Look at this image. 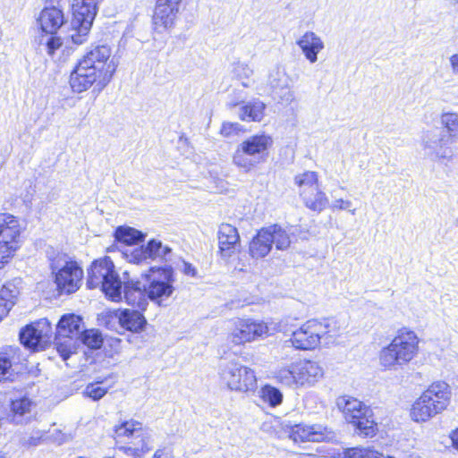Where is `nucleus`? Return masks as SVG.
<instances>
[{"instance_id": "nucleus-16", "label": "nucleus", "mask_w": 458, "mask_h": 458, "mask_svg": "<svg viewBox=\"0 0 458 458\" xmlns=\"http://www.w3.org/2000/svg\"><path fill=\"white\" fill-rule=\"evenodd\" d=\"M52 339V327L47 318L27 326L20 333L21 343L32 350L45 349Z\"/></svg>"}, {"instance_id": "nucleus-14", "label": "nucleus", "mask_w": 458, "mask_h": 458, "mask_svg": "<svg viewBox=\"0 0 458 458\" xmlns=\"http://www.w3.org/2000/svg\"><path fill=\"white\" fill-rule=\"evenodd\" d=\"M173 276L171 267L153 269L148 276V285L146 286L148 300L161 305L164 300L169 298L174 292Z\"/></svg>"}, {"instance_id": "nucleus-41", "label": "nucleus", "mask_w": 458, "mask_h": 458, "mask_svg": "<svg viewBox=\"0 0 458 458\" xmlns=\"http://www.w3.org/2000/svg\"><path fill=\"white\" fill-rule=\"evenodd\" d=\"M329 208L335 212V211H347L351 215L354 216L356 215L357 208H353V203L350 199H344L342 198L339 199H334L332 202L327 206Z\"/></svg>"}, {"instance_id": "nucleus-32", "label": "nucleus", "mask_w": 458, "mask_h": 458, "mask_svg": "<svg viewBox=\"0 0 458 458\" xmlns=\"http://www.w3.org/2000/svg\"><path fill=\"white\" fill-rule=\"evenodd\" d=\"M293 184L297 187L299 197H301L319 186L318 174L314 171L299 173L293 177Z\"/></svg>"}, {"instance_id": "nucleus-38", "label": "nucleus", "mask_w": 458, "mask_h": 458, "mask_svg": "<svg viewBox=\"0 0 458 458\" xmlns=\"http://www.w3.org/2000/svg\"><path fill=\"white\" fill-rule=\"evenodd\" d=\"M441 123L446 129V135L450 140H458V114L446 112L441 115Z\"/></svg>"}, {"instance_id": "nucleus-3", "label": "nucleus", "mask_w": 458, "mask_h": 458, "mask_svg": "<svg viewBox=\"0 0 458 458\" xmlns=\"http://www.w3.org/2000/svg\"><path fill=\"white\" fill-rule=\"evenodd\" d=\"M323 375L324 369L317 361L301 360L276 369L273 378L283 386L298 388L314 386Z\"/></svg>"}, {"instance_id": "nucleus-52", "label": "nucleus", "mask_w": 458, "mask_h": 458, "mask_svg": "<svg viewBox=\"0 0 458 458\" xmlns=\"http://www.w3.org/2000/svg\"><path fill=\"white\" fill-rule=\"evenodd\" d=\"M0 458H8L7 454L0 451Z\"/></svg>"}, {"instance_id": "nucleus-47", "label": "nucleus", "mask_w": 458, "mask_h": 458, "mask_svg": "<svg viewBox=\"0 0 458 458\" xmlns=\"http://www.w3.org/2000/svg\"><path fill=\"white\" fill-rule=\"evenodd\" d=\"M45 431L43 430H34L32 432V436L27 440L26 444L29 445H37L39 443V440L44 437Z\"/></svg>"}, {"instance_id": "nucleus-24", "label": "nucleus", "mask_w": 458, "mask_h": 458, "mask_svg": "<svg viewBox=\"0 0 458 458\" xmlns=\"http://www.w3.org/2000/svg\"><path fill=\"white\" fill-rule=\"evenodd\" d=\"M422 394L440 412L445 410L450 403V386L444 381L432 383Z\"/></svg>"}, {"instance_id": "nucleus-34", "label": "nucleus", "mask_w": 458, "mask_h": 458, "mask_svg": "<svg viewBox=\"0 0 458 458\" xmlns=\"http://www.w3.org/2000/svg\"><path fill=\"white\" fill-rule=\"evenodd\" d=\"M259 396L264 403L272 408L279 406L284 399L281 390L269 384H266L260 388Z\"/></svg>"}, {"instance_id": "nucleus-23", "label": "nucleus", "mask_w": 458, "mask_h": 458, "mask_svg": "<svg viewBox=\"0 0 458 458\" xmlns=\"http://www.w3.org/2000/svg\"><path fill=\"white\" fill-rule=\"evenodd\" d=\"M286 433L288 434L289 438H291L294 443H302L306 441L310 442H320L322 441L325 435V428L321 425H305V424H296L293 426H286Z\"/></svg>"}, {"instance_id": "nucleus-13", "label": "nucleus", "mask_w": 458, "mask_h": 458, "mask_svg": "<svg viewBox=\"0 0 458 458\" xmlns=\"http://www.w3.org/2000/svg\"><path fill=\"white\" fill-rule=\"evenodd\" d=\"M57 288L65 293H75L81 285L83 270L77 261L65 256L55 259L51 265Z\"/></svg>"}, {"instance_id": "nucleus-36", "label": "nucleus", "mask_w": 458, "mask_h": 458, "mask_svg": "<svg viewBox=\"0 0 458 458\" xmlns=\"http://www.w3.org/2000/svg\"><path fill=\"white\" fill-rule=\"evenodd\" d=\"M148 259L167 260L172 250L158 240H150L145 246Z\"/></svg>"}, {"instance_id": "nucleus-48", "label": "nucleus", "mask_w": 458, "mask_h": 458, "mask_svg": "<svg viewBox=\"0 0 458 458\" xmlns=\"http://www.w3.org/2000/svg\"><path fill=\"white\" fill-rule=\"evenodd\" d=\"M153 458H174V457L173 452L170 448L164 447V448L157 449L155 452Z\"/></svg>"}, {"instance_id": "nucleus-18", "label": "nucleus", "mask_w": 458, "mask_h": 458, "mask_svg": "<svg viewBox=\"0 0 458 458\" xmlns=\"http://www.w3.org/2000/svg\"><path fill=\"white\" fill-rule=\"evenodd\" d=\"M267 82L273 98L280 103L288 105L294 100V92L291 89L293 81L283 65L278 64L269 70Z\"/></svg>"}, {"instance_id": "nucleus-40", "label": "nucleus", "mask_w": 458, "mask_h": 458, "mask_svg": "<svg viewBox=\"0 0 458 458\" xmlns=\"http://www.w3.org/2000/svg\"><path fill=\"white\" fill-rule=\"evenodd\" d=\"M85 345L91 349H99L103 344L101 334L95 329L81 330L80 340Z\"/></svg>"}, {"instance_id": "nucleus-45", "label": "nucleus", "mask_w": 458, "mask_h": 458, "mask_svg": "<svg viewBox=\"0 0 458 458\" xmlns=\"http://www.w3.org/2000/svg\"><path fill=\"white\" fill-rule=\"evenodd\" d=\"M240 130V124L237 123H224L220 129V133L225 137H230L236 134Z\"/></svg>"}, {"instance_id": "nucleus-42", "label": "nucleus", "mask_w": 458, "mask_h": 458, "mask_svg": "<svg viewBox=\"0 0 458 458\" xmlns=\"http://www.w3.org/2000/svg\"><path fill=\"white\" fill-rule=\"evenodd\" d=\"M40 45L45 47L49 55H54L55 51L62 46V41L59 37L47 34L40 39Z\"/></svg>"}, {"instance_id": "nucleus-51", "label": "nucleus", "mask_w": 458, "mask_h": 458, "mask_svg": "<svg viewBox=\"0 0 458 458\" xmlns=\"http://www.w3.org/2000/svg\"><path fill=\"white\" fill-rule=\"evenodd\" d=\"M450 437L454 447L458 450V428L452 432Z\"/></svg>"}, {"instance_id": "nucleus-27", "label": "nucleus", "mask_w": 458, "mask_h": 458, "mask_svg": "<svg viewBox=\"0 0 458 458\" xmlns=\"http://www.w3.org/2000/svg\"><path fill=\"white\" fill-rule=\"evenodd\" d=\"M38 21L43 32L55 35L64 23V15L59 7H46L41 11Z\"/></svg>"}, {"instance_id": "nucleus-26", "label": "nucleus", "mask_w": 458, "mask_h": 458, "mask_svg": "<svg viewBox=\"0 0 458 458\" xmlns=\"http://www.w3.org/2000/svg\"><path fill=\"white\" fill-rule=\"evenodd\" d=\"M35 403L28 397H21L12 401L10 414L7 420L14 424H26L34 416Z\"/></svg>"}, {"instance_id": "nucleus-31", "label": "nucleus", "mask_w": 458, "mask_h": 458, "mask_svg": "<svg viewBox=\"0 0 458 458\" xmlns=\"http://www.w3.org/2000/svg\"><path fill=\"white\" fill-rule=\"evenodd\" d=\"M300 199L307 208L317 213L322 212L329 205L328 198L320 189V185L316 190L303 194Z\"/></svg>"}, {"instance_id": "nucleus-25", "label": "nucleus", "mask_w": 458, "mask_h": 458, "mask_svg": "<svg viewBox=\"0 0 458 458\" xmlns=\"http://www.w3.org/2000/svg\"><path fill=\"white\" fill-rule=\"evenodd\" d=\"M305 58L310 63L318 61V55L325 48L322 38L315 32L308 30L296 41Z\"/></svg>"}, {"instance_id": "nucleus-8", "label": "nucleus", "mask_w": 458, "mask_h": 458, "mask_svg": "<svg viewBox=\"0 0 458 458\" xmlns=\"http://www.w3.org/2000/svg\"><path fill=\"white\" fill-rule=\"evenodd\" d=\"M83 325L81 317L74 314L62 316L55 328V345L57 352L66 360L76 352Z\"/></svg>"}, {"instance_id": "nucleus-12", "label": "nucleus", "mask_w": 458, "mask_h": 458, "mask_svg": "<svg viewBox=\"0 0 458 458\" xmlns=\"http://www.w3.org/2000/svg\"><path fill=\"white\" fill-rule=\"evenodd\" d=\"M97 10V0H72L73 33L71 35V39L75 45H81L87 41Z\"/></svg>"}, {"instance_id": "nucleus-7", "label": "nucleus", "mask_w": 458, "mask_h": 458, "mask_svg": "<svg viewBox=\"0 0 458 458\" xmlns=\"http://www.w3.org/2000/svg\"><path fill=\"white\" fill-rule=\"evenodd\" d=\"M337 405L343 410L345 420L354 427L355 433L365 437H374L378 428L372 410L355 398H342Z\"/></svg>"}, {"instance_id": "nucleus-5", "label": "nucleus", "mask_w": 458, "mask_h": 458, "mask_svg": "<svg viewBox=\"0 0 458 458\" xmlns=\"http://www.w3.org/2000/svg\"><path fill=\"white\" fill-rule=\"evenodd\" d=\"M339 333L337 322L334 319H310L293 332L290 343L297 350L316 349L322 339H332Z\"/></svg>"}, {"instance_id": "nucleus-35", "label": "nucleus", "mask_w": 458, "mask_h": 458, "mask_svg": "<svg viewBox=\"0 0 458 458\" xmlns=\"http://www.w3.org/2000/svg\"><path fill=\"white\" fill-rule=\"evenodd\" d=\"M114 236L118 242L128 245L137 244L138 242H142L145 237L141 232L134 228L123 226L116 229Z\"/></svg>"}, {"instance_id": "nucleus-4", "label": "nucleus", "mask_w": 458, "mask_h": 458, "mask_svg": "<svg viewBox=\"0 0 458 458\" xmlns=\"http://www.w3.org/2000/svg\"><path fill=\"white\" fill-rule=\"evenodd\" d=\"M87 287L100 288L112 301H122L123 282L110 257L94 260L88 269Z\"/></svg>"}, {"instance_id": "nucleus-2", "label": "nucleus", "mask_w": 458, "mask_h": 458, "mask_svg": "<svg viewBox=\"0 0 458 458\" xmlns=\"http://www.w3.org/2000/svg\"><path fill=\"white\" fill-rule=\"evenodd\" d=\"M419 342V337L412 330H398L391 343L380 351V365L395 370L408 364L418 354Z\"/></svg>"}, {"instance_id": "nucleus-17", "label": "nucleus", "mask_w": 458, "mask_h": 458, "mask_svg": "<svg viewBox=\"0 0 458 458\" xmlns=\"http://www.w3.org/2000/svg\"><path fill=\"white\" fill-rule=\"evenodd\" d=\"M449 140L444 130L433 128L423 133L421 146L425 155L432 160L447 159L452 156V150L447 147Z\"/></svg>"}, {"instance_id": "nucleus-30", "label": "nucleus", "mask_w": 458, "mask_h": 458, "mask_svg": "<svg viewBox=\"0 0 458 458\" xmlns=\"http://www.w3.org/2000/svg\"><path fill=\"white\" fill-rule=\"evenodd\" d=\"M440 413L423 394H421L412 404L411 417L416 422H425L430 418Z\"/></svg>"}, {"instance_id": "nucleus-37", "label": "nucleus", "mask_w": 458, "mask_h": 458, "mask_svg": "<svg viewBox=\"0 0 458 458\" xmlns=\"http://www.w3.org/2000/svg\"><path fill=\"white\" fill-rule=\"evenodd\" d=\"M21 283V279L19 277L6 282L0 290V298L4 301H11L12 306H13L18 295L20 294Z\"/></svg>"}, {"instance_id": "nucleus-49", "label": "nucleus", "mask_w": 458, "mask_h": 458, "mask_svg": "<svg viewBox=\"0 0 458 458\" xmlns=\"http://www.w3.org/2000/svg\"><path fill=\"white\" fill-rule=\"evenodd\" d=\"M182 266H183L182 271L185 275L191 276L192 277L196 276L197 270L191 264L183 261Z\"/></svg>"}, {"instance_id": "nucleus-15", "label": "nucleus", "mask_w": 458, "mask_h": 458, "mask_svg": "<svg viewBox=\"0 0 458 458\" xmlns=\"http://www.w3.org/2000/svg\"><path fill=\"white\" fill-rule=\"evenodd\" d=\"M268 335V327L262 321L238 319L227 335L228 343L243 345Z\"/></svg>"}, {"instance_id": "nucleus-33", "label": "nucleus", "mask_w": 458, "mask_h": 458, "mask_svg": "<svg viewBox=\"0 0 458 458\" xmlns=\"http://www.w3.org/2000/svg\"><path fill=\"white\" fill-rule=\"evenodd\" d=\"M266 106L260 100L248 102L239 111V117L244 122H259L264 116Z\"/></svg>"}, {"instance_id": "nucleus-21", "label": "nucleus", "mask_w": 458, "mask_h": 458, "mask_svg": "<svg viewBox=\"0 0 458 458\" xmlns=\"http://www.w3.org/2000/svg\"><path fill=\"white\" fill-rule=\"evenodd\" d=\"M25 360L20 347L7 346L0 352V382L13 380L19 373L21 362Z\"/></svg>"}, {"instance_id": "nucleus-22", "label": "nucleus", "mask_w": 458, "mask_h": 458, "mask_svg": "<svg viewBox=\"0 0 458 458\" xmlns=\"http://www.w3.org/2000/svg\"><path fill=\"white\" fill-rule=\"evenodd\" d=\"M219 252L223 259H228L236 251L240 245V235L236 227L230 224H221L218 232Z\"/></svg>"}, {"instance_id": "nucleus-29", "label": "nucleus", "mask_w": 458, "mask_h": 458, "mask_svg": "<svg viewBox=\"0 0 458 458\" xmlns=\"http://www.w3.org/2000/svg\"><path fill=\"white\" fill-rule=\"evenodd\" d=\"M114 316L121 327L131 332H141L147 324L145 317L138 310H118L115 311Z\"/></svg>"}, {"instance_id": "nucleus-28", "label": "nucleus", "mask_w": 458, "mask_h": 458, "mask_svg": "<svg viewBox=\"0 0 458 458\" xmlns=\"http://www.w3.org/2000/svg\"><path fill=\"white\" fill-rule=\"evenodd\" d=\"M123 292L122 291V300L133 307L144 310L148 304L146 285H141L139 281L124 282Z\"/></svg>"}, {"instance_id": "nucleus-20", "label": "nucleus", "mask_w": 458, "mask_h": 458, "mask_svg": "<svg viewBox=\"0 0 458 458\" xmlns=\"http://www.w3.org/2000/svg\"><path fill=\"white\" fill-rule=\"evenodd\" d=\"M182 0H157L153 15L154 28L162 32L174 26Z\"/></svg>"}, {"instance_id": "nucleus-46", "label": "nucleus", "mask_w": 458, "mask_h": 458, "mask_svg": "<svg viewBox=\"0 0 458 458\" xmlns=\"http://www.w3.org/2000/svg\"><path fill=\"white\" fill-rule=\"evenodd\" d=\"M12 308L13 306L11 301L8 302V301H4L0 298V322L8 315Z\"/></svg>"}, {"instance_id": "nucleus-44", "label": "nucleus", "mask_w": 458, "mask_h": 458, "mask_svg": "<svg viewBox=\"0 0 458 458\" xmlns=\"http://www.w3.org/2000/svg\"><path fill=\"white\" fill-rule=\"evenodd\" d=\"M107 393V389L100 386L98 383L89 384L86 386L83 394L94 401L101 399Z\"/></svg>"}, {"instance_id": "nucleus-1", "label": "nucleus", "mask_w": 458, "mask_h": 458, "mask_svg": "<svg viewBox=\"0 0 458 458\" xmlns=\"http://www.w3.org/2000/svg\"><path fill=\"white\" fill-rule=\"evenodd\" d=\"M112 50L106 45L91 47L79 60L70 75V85L73 92L81 93L94 84L104 89L111 81L116 64L110 60Z\"/></svg>"}, {"instance_id": "nucleus-39", "label": "nucleus", "mask_w": 458, "mask_h": 458, "mask_svg": "<svg viewBox=\"0 0 458 458\" xmlns=\"http://www.w3.org/2000/svg\"><path fill=\"white\" fill-rule=\"evenodd\" d=\"M253 69L247 64L235 63L233 65L232 73L234 78L242 81V85L245 88L251 86V76L253 75Z\"/></svg>"}, {"instance_id": "nucleus-43", "label": "nucleus", "mask_w": 458, "mask_h": 458, "mask_svg": "<svg viewBox=\"0 0 458 458\" xmlns=\"http://www.w3.org/2000/svg\"><path fill=\"white\" fill-rule=\"evenodd\" d=\"M127 259L131 263L140 264L148 259L145 246L137 247L131 250L130 253H125Z\"/></svg>"}, {"instance_id": "nucleus-6", "label": "nucleus", "mask_w": 458, "mask_h": 458, "mask_svg": "<svg viewBox=\"0 0 458 458\" xmlns=\"http://www.w3.org/2000/svg\"><path fill=\"white\" fill-rule=\"evenodd\" d=\"M272 144V138L265 133L250 136L237 146L233 155V164L244 173H249L266 162Z\"/></svg>"}, {"instance_id": "nucleus-9", "label": "nucleus", "mask_w": 458, "mask_h": 458, "mask_svg": "<svg viewBox=\"0 0 458 458\" xmlns=\"http://www.w3.org/2000/svg\"><path fill=\"white\" fill-rule=\"evenodd\" d=\"M291 243L289 233L278 225L263 227L258 231L249 244V253L253 259H262L268 255L273 244L277 250H286Z\"/></svg>"}, {"instance_id": "nucleus-19", "label": "nucleus", "mask_w": 458, "mask_h": 458, "mask_svg": "<svg viewBox=\"0 0 458 458\" xmlns=\"http://www.w3.org/2000/svg\"><path fill=\"white\" fill-rule=\"evenodd\" d=\"M114 433L117 438H132L131 443L135 449L142 453H147L153 448L151 433L143 429L139 421L133 420L124 421L115 428Z\"/></svg>"}, {"instance_id": "nucleus-11", "label": "nucleus", "mask_w": 458, "mask_h": 458, "mask_svg": "<svg viewBox=\"0 0 458 458\" xmlns=\"http://www.w3.org/2000/svg\"><path fill=\"white\" fill-rule=\"evenodd\" d=\"M21 226L17 217L10 214L0 216V269L14 257L21 245Z\"/></svg>"}, {"instance_id": "nucleus-50", "label": "nucleus", "mask_w": 458, "mask_h": 458, "mask_svg": "<svg viewBox=\"0 0 458 458\" xmlns=\"http://www.w3.org/2000/svg\"><path fill=\"white\" fill-rule=\"evenodd\" d=\"M450 64L454 74H458V54H454L450 57Z\"/></svg>"}, {"instance_id": "nucleus-10", "label": "nucleus", "mask_w": 458, "mask_h": 458, "mask_svg": "<svg viewBox=\"0 0 458 458\" xmlns=\"http://www.w3.org/2000/svg\"><path fill=\"white\" fill-rule=\"evenodd\" d=\"M219 377L224 385L231 391L250 393L257 388L255 371L238 361L222 363L219 367Z\"/></svg>"}]
</instances>
